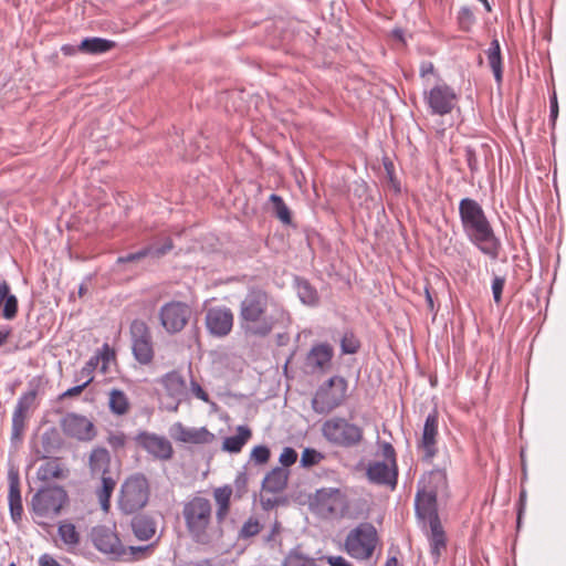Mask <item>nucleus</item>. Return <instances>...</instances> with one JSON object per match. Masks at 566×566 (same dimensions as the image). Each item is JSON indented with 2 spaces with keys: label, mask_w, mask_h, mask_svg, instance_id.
<instances>
[{
  "label": "nucleus",
  "mask_w": 566,
  "mask_h": 566,
  "mask_svg": "<svg viewBox=\"0 0 566 566\" xmlns=\"http://www.w3.org/2000/svg\"><path fill=\"white\" fill-rule=\"evenodd\" d=\"M297 460V452L293 449V448H290V447H286L283 449L281 455H280V463L283 465V467H290L292 464H294Z\"/></svg>",
  "instance_id": "obj_56"
},
{
  "label": "nucleus",
  "mask_w": 566,
  "mask_h": 566,
  "mask_svg": "<svg viewBox=\"0 0 566 566\" xmlns=\"http://www.w3.org/2000/svg\"><path fill=\"white\" fill-rule=\"evenodd\" d=\"M65 436L80 441H90L95 437L94 423L85 416L69 412L60 421Z\"/></svg>",
  "instance_id": "obj_15"
},
{
  "label": "nucleus",
  "mask_w": 566,
  "mask_h": 566,
  "mask_svg": "<svg viewBox=\"0 0 566 566\" xmlns=\"http://www.w3.org/2000/svg\"><path fill=\"white\" fill-rule=\"evenodd\" d=\"M10 285L7 281L0 282V308H2L4 301L7 298V295L9 293Z\"/></svg>",
  "instance_id": "obj_64"
},
{
  "label": "nucleus",
  "mask_w": 566,
  "mask_h": 566,
  "mask_svg": "<svg viewBox=\"0 0 566 566\" xmlns=\"http://www.w3.org/2000/svg\"><path fill=\"white\" fill-rule=\"evenodd\" d=\"M190 390L193 394V396L205 402L209 401V395L206 392V390L196 381L191 380L190 382Z\"/></svg>",
  "instance_id": "obj_58"
},
{
  "label": "nucleus",
  "mask_w": 566,
  "mask_h": 566,
  "mask_svg": "<svg viewBox=\"0 0 566 566\" xmlns=\"http://www.w3.org/2000/svg\"><path fill=\"white\" fill-rule=\"evenodd\" d=\"M289 318L284 306L260 286L249 287L239 303L238 322L245 335L266 337Z\"/></svg>",
  "instance_id": "obj_1"
},
{
  "label": "nucleus",
  "mask_w": 566,
  "mask_h": 566,
  "mask_svg": "<svg viewBox=\"0 0 566 566\" xmlns=\"http://www.w3.org/2000/svg\"><path fill=\"white\" fill-rule=\"evenodd\" d=\"M132 528L138 539L148 541L156 533V523L149 516L137 515L132 520Z\"/></svg>",
  "instance_id": "obj_35"
},
{
  "label": "nucleus",
  "mask_w": 566,
  "mask_h": 566,
  "mask_svg": "<svg viewBox=\"0 0 566 566\" xmlns=\"http://www.w3.org/2000/svg\"><path fill=\"white\" fill-rule=\"evenodd\" d=\"M8 502L10 516L14 523H18L21 521L23 514V505L20 491V476L18 471L11 469L8 472Z\"/></svg>",
  "instance_id": "obj_23"
},
{
  "label": "nucleus",
  "mask_w": 566,
  "mask_h": 566,
  "mask_svg": "<svg viewBox=\"0 0 566 566\" xmlns=\"http://www.w3.org/2000/svg\"><path fill=\"white\" fill-rule=\"evenodd\" d=\"M98 366V356H92L80 370L81 377L85 378V384L90 385L94 377L93 373Z\"/></svg>",
  "instance_id": "obj_50"
},
{
  "label": "nucleus",
  "mask_w": 566,
  "mask_h": 566,
  "mask_svg": "<svg viewBox=\"0 0 566 566\" xmlns=\"http://www.w3.org/2000/svg\"><path fill=\"white\" fill-rule=\"evenodd\" d=\"M172 249H174L172 239L170 237H165L163 239L161 244L151 243V244H148V245L142 248L140 250H138L136 252L118 256L116 260V263L124 264V263H128V262H136V261H140L147 256H150L154 259H159V258L166 255Z\"/></svg>",
  "instance_id": "obj_20"
},
{
  "label": "nucleus",
  "mask_w": 566,
  "mask_h": 566,
  "mask_svg": "<svg viewBox=\"0 0 566 566\" xmlns=\"http://www.w3.org/2000/svg\"><path fill=\"white\" fill-rule=\"evenodd\" d=\"M327 563L331 566H353L350 563H348L344 557L342 556H328Z\"/></svg>",
  "instance_id": "obj_62"
},
{
  "label": "nucleus",
  "mask_w": 566,
  "mask_h": 566,
  "mask_svg": "<svg viewBox=\"0 0 566 566\" xmlns=\"http://www.w3.org/2000/svg\"><path fill=\"white\" fill-rule=\"evenodd\" d=\"M434 72V65L430 61H423L420 64L419 74L421 77H426L429 74H433Z\"/></svg>",
  "instance_id": "obj_61"
},
{
  "label": "nucleus",
  "mask_w": 566,
  "mask_h": 566,
  "mask_svg": "<svg viewBox=\"0 0 566 566\" xmlns=\"http://www.w3.org/2000/svg\"><path fill=\"white\" fill-rule=\"evenodd\" d=\"M232 493L233 489L228 484L213 490V500L217 505L216 520L218 524H222L230 513Z\"/></svg>",
  "instance_id": "obj_29"
},
{
  "label": "nucleus",
  "mask_w": 566,
  "mask_h": 566,
  "mask_svg": "<svg viewBox=\"0 0 566 566\" xmlns=\"http://www.w3.org/2000/svg\"><path fill=\"white\" fill-rule=\"evenodd\" d=\"M18 314V298L10 292L7 295L4 304L1 308V315L6 319H13Z\"/></svg>",
  "instance_id": "obj_47"
},
{
  "label": "nucleus",
  "mask_w": 566,
  "mask_h": 566,
  "mask_svg": "<svg viewBox=\"0 0 566 566\" xmlns=\"http://www.w3.org/2000/svg\"><path fill=\"white\" fill-rule=\"evenodd\" d=\"M148 500L149 484L145 475L134 474L122 484L118 505L125 514H133L142 510Z\"/></svg>",
  "instance_id": "obj_8"
},
{
  "label": "nucleus",
  "mask_w": 566,
  "mask_h": 566,
  "mask_svg": "<svg viewBox=\"0 0 566 566\" xmlns=\"http://www.w3.org/2000/svg\"><path fill=\"white\" fill-rule=\"evenodd\" d=\"M191 313L187 303L180 301L165 303L159 310L160 324L168 334H177L186 327Z\"/></svg>",
  "instance_id": "obj_12"
},
{
  "label": "nucleus",
  "mask_w": 566,
  "mask_h": 566,
  "mask_svg": "<svg viewBox=\"0 0 566 566\" xmlns=\"http://www.w3.org/2000/svg\"><path fill=\"white\" fill-rule=\"evenodd\" d=\"M57 534L64 545L69 547H75L81 542V534L76 530V526L71 522H61L57 527Z\"/></svg>",
  "instance_id": "obj_39"
},
{
  "label": "nucleus",
  "mask_w": 566,
  "mask_h": 566,
  "mask_svg": "<svg viewBox=\"0 0 566 566\" xmlns=\"http://www.w3.org/2000/svg\"><path fill=\"white\" fill-rule=\"evenodd\" d=\"M94 546L102 553L118 559L126 555V547L117 534L106 526H97L92 531Z\"/></svg>",
  "instance_id": "obj_16"
},
{
  "label": "nucleus",
  "mask_w": 566,
  "mask_h": 566,
  "mask_svg": "<svg viewBox=\"0 0 566 566\" xmlns=\"http://www.w3.org/2000/svg\"><path fill=\"white\" fill-rule=\"evenodd\" d=\"M297 296L300 301L310 306L318 304L319 296L317 290L308 282V280L296 276L294 280Z\"/></svg>",
  "instance_id": "obj_36"
},
{
  "label": "nucleus",
  "mask_w": 566,
  "mask_h": 566,
  "mask_svg": "<svg viewBox=\"0 0 566 566\" xmlns=\"http://www.w3.org/2000/svg\"><path fill=\"white\" fill-rule=\"evenodd\" d=\"M323 437L340 448L358 447L364 440V429L343 417H333L322 424Z\"/></svg>",
  "instance_id": "obj_5"
},
{
  "label": "nucleus",
  "mask_w": 566,
  "mask_h": 566,
  "mask_svg": "<svg viewBox=\"0 0 566 566\" xmlns=\"http://www.w3.org/2000/svg\"><path fill=\"white\" fill-rule=\"evenodd\" d=\"M127 442V437L124 432H111L107 437V443L108 446L114 450L117 451L119 449H123Z\"/></svg>",
  "instance_id": "obj_52"
},
{
  "label": "nucleus",
  "mask_w": 566,
  "mask_h": 566,
  "mask_svg": "<svg viewBox=\"0 0 566 566\" xmlns=\"http://www.w3.org/2000/svg\"><path fill=\"white\" fill-rule=\"evenodd\" d=\"M39 566H62L52 555L45 553L38 559Z\"/></svg>",
  "instance_id": "obj_60"
},
{
  "label": "nucleus",
  "mask_w": 566,
  "mask_h": 566,
  "mask_svg": "<svg viewBox=\"0 0 566 566\" xmlns=\"http://www.w3.org/2000/svg\"><path fill=\"white\" fill-rule=\"evenodd\" d=\"M347 381L342 376H333L319 386L312 399V408L318 415H327L346 399Z\"/></svg>",
  "instance_id": "obj_6"
},
{
  "label": "nucleus",
  "mask_w": 566,
  "mask_h": 566,
  "mask_svg": "<svg viewBox=\"0 0 566 566\" xmlns=\"http://www.w3.org/2000/svg\"><path fill=\"white\" fill-rule=\"evenodd\" d=\"M248 474L239 472L234 479L235 497L241 499L248 492Z\"/></svg>",
  "instance_id": "obj_51"
},
{
  "label": "nucleus",
  "mask_w": 566,
  "mask_h": 566,
  "mask_svg": "<svg viewBox=\"0 0 566 566\" xmlns=\"http://www.w3.org/2000/svg\"><path fill=\"white\" fill-rule=\"evenodd\" d=\"M62 476V469L56 460L46 461L39 467L36 471V478L40 481H50L52 479H59Z\"/></svg>",
  "instance_id": "obj_42"
},
{
  "label": "nucleus",
  "mask_w": 566,
  "mask_h": 566,
  "mask_svg": "<svg viewBox=\"0 0 566 566\" xmlns=\"http://www.w3.org/2000/svg\"><path fill=\"white\" fill-rule=\"evenodd\" d=\"M174 437L178 441L192 444H207L214 439V434L205 427L187 428L180 422L174 426Z\"/></svg>",
  "instance_id": "obj_24"
},
{
  "label": "nucleus",
  "mask_w": 566,
  "mask_h": 566,
  "mask_svg": "<svg viewBox=\"0 0 566 566\" xmlns=\"http://www.w3.org/2000/svg\"><path fill=\"white\" fill-rule=\"evenodd\" d=\"M457 21L460 30L469 32L475 24V15L471 8L464 6L459 9Z\"/></svg>",
  "instance_id": "obj_43"
},
{
  "label": "nucleus",
  "mask_w": 566,
  "mask_h": 566,
  "mask_svg": "<svg viewBox=\"0 0 566 566\" xmlns=\"http://www.w3.org/2000/svg\"><path fill=\"white\" fill-rule=\"evenodd\" d=\"M439 420L437 410H432L426 418L421 439L418 441L417 448L423 453V461L431 462L438 453V436Z\"/></svg>",
  "instance_id": "obj_17"
},
{
  "label": "nucleus",
  "mask_w": 566,
  "mask_h": 566,
  "mask_svg": "<svg viewBox=\"0 0 566 566\" xmlns=\"http://www.w3.org/2000/svg\"><path fill=\"white\" fill-rule=\"evenodd\" d=\"M459 217L467 239L482 254L493 261L497 260L502 244L495 235L482 206L472 198H463L459 202Z\"/></svg>",
  "instance_id": "obj_2"
},
{
  "label": "nucleus",
  "mask_w": 566,
  "mask_h": 566,
  "mask_svg": "<svg viewBox=\"0 0 566 566\" xmlns=\"http://www.w3.org/2000/svg\"><path fill=\"white\" fill-rule=\"evenodd\" d=\"M261 530L262 526L259 520L251 516L243 523L241 530L239 531V538L248 539L250 537L258 535L261 532Z\"/></svg>",
  "instance_id": "obj_45"
},
{
  "label": "nucleus",
  "mask_w": 566,
  "mask_h": 566,
  "mask_svg": "<svg viewBox=\"0 0 566 566\" xmlns=\"http://www.w3.org/2000/svg\"><path fill=\"white\" fill-rule=\"evenodd\" d=\"M129 337L134 358L140 365H149L155 357L153 335L143 319H134L129 325Z\"/></svg>",
  "instance_id": "obj_9"
},
{
  "label": "nucleus",
  "mask_w": 566,
  "mask_h": 566,
  "mask_svg": "<svg viewBox=\"0 0 566 566\" xmlns=\"http://www.w3.org/2000/svg\"><path fill=\"white\" fill-rule=\"evenodd\" d=\"M116 46V43L112 40L104 38H85L78 44L80 52L86 54H103Z\"/></svg>",
  "instance_id": "obj_33"
},
{
  "label": "nucleus",
  "mask_w": 566,
  "mask_h": 566,
  "mask_svg": "<svg viewBox=\"0 0 566 566\" xmlns=\"http://www.w3.org/2000/svg\"><path fill=\"white\" fill-rule=\"evenodd\" d=\"M88 385H86L85 382L81 384V385H76L74 387H71L69 388L67 390H65L64 392H62L60 395V399L63 400L65 398H69V397H75V396H78L83 392V390L87 387Z\"/></svg>",
  "instance_id": "obj_59"
},
{
  "label": "nucleus",
  "mask_w": 566,
  "mask_h": 566,
  "mask_svg": "<svg viewBox=\"0 0 566 566\" xmlns=\"http://www.w3.org/2000/svg\"><path fill=\"white\" fill-rule=\"evenodd\" d=\"M418 488L424 491H431L433 494L446 493L448 490V476L444 469H432L423 474L418 483Z\"/></svg>",
  "instance_id": "obj_27"
},
{
  "label": "nucleus",
  "mask_w": 566,
  "mask_h": 566,
  "mask_svg": "<svg viewBox=\"0 0 566 566\" xmlns=\"http://www.w3.org/2000/svg\"><path fill=\"white\" fill-rule=\"evenodd\" d=\"M505 285V279L502 276H494L492 280V294L493 300L496 304H500L502 301V292Z\"/></svg>",
  "instance_id": "obj_54"
},
{
  "label": "nucleus",
  "mask_w": 566,
  "mask_h": 566,
  "mask_svg": "<svg viewBox=\"0 0 566 566\" xmlns=\"http://www.w3.org/2000/svg\"><path fill=\"white\" fill-rule=\"evenodd\" d=\"M111 454L104 447H96L91 451L88 465L92 475H111L109 473Z\"/></svg>",
  "instance_id": "obj_28"
},
{
  "label": "nucleus",
  "mask_w": 566,
  "mask_h": 566,
  "mask_svg": "<svg viewBox=\"0 0 566 566\" xmlns=\"http://www.w3.org/2000/svg\"><path fill=\"white\" fill-rule=\"evenodd\" d=\"M333 355L334 350L329 344H317L308 352L306 366L310 367L312 371H325L331 367Z\"/></svg>",
  "instance_id": "obj_26"
},
{
  "label": "nucleus",
  "mask_w": 566,
  "mask_h": 566,
  "mask_svg": "<svg viewBox=\"0 0 566 566\" xmlns=\"http://www.w3.org/2000/svg\"><path fill=\"white\" fill-rule=\"evenodd\" d=\"M464 157H465L468 167L471 171V175L473 176L479 170V163H478L475 149L471 146H467L464 148Z\"/></svg>",
  "instance_id": "obj_53"
},
{
  "label": "nucleus",
  "mask_w": 566,
  "mask_h": 566,
  "mask_svg": "<svg viewBox=\"0 0 566 566\" xmlns=\"http://www.w3.org/2000/svg\"><path fill=\"white\" fill-rule=\"evenodd\" d=\"M312 505L324 517L343 516L347 510L344 494L338 489H319L316 491Z\"/></svg>",
  "instance_id": "obj_13"
},
{
  "label": "nucleus",
  "mask_w": 566,
  "mask_h": 566,
  "mask_svg": "<svg viewBox=\"0 0 566 566\" xmlns=\"http://www.w3.org/2000/svg\"><path fill=\"white\" fill-rule=\"evenodd\" d=\"M251 437L252 431L248 426H239L234 436L224 438L222 449L230 453H239Z\"/></svg>",
  "instance_id": "obj_32"
},
{
  "label": "nucleus",
  "mask_w": 566,
  "mask_h": 566,
  "mask_svg": "<svg viewBox=\"0 0 566 566\" xmlns=\"http://www.w3.org/2000/svg\"><path fill=\"white\" fill-rule=\"evenodd\" d=\"M117 481L112 475L101 476V488L96 495L103 511L107 512L111 506V496L116 488Z\"/></svg>",
  "instance_id": "obj_38"
},
{
  "label": "nucleus",
  "mask_w": 566,
  "mask_h": 566,
  "mask_svg": "<svg viewBox=\"0 0 566 566\" xmlns=\"http://www.w3.org/2000/svg\"><path fill=\"white\" fill-rule=\"evenodd\" d=\"M270 449L266 446H256L250 453V460L255 464H265L270 460Z\"/></svg>",
  "instance_id": "obj_48"
},
{
  "label": "nucleus",
  "mask_w": 566,
  "mask_h": 566,
  "mask_svg": "<svg viewBox=\"0 0 566 566\" xmlns=\"http://www.w3.org/2000/svg\"><path fill=\"white\" fill-rule=\"evenodd\" d=\"M66 491L59 485L40 488L31 500L33 521L38 525H46L48 521L56 517L67 503Z\"/></svg>",
  "instance_id": "obj_4"
},
{
  "label": "nucleus",
  "mask_w": 566,
  "mask_h": 566,
  "mask_svg": "<svg viewBox=\"0 0 566 566\" xmlns=\"http://www.w3.org/2000/svg\"><path fill=\"white\" fill-rule=\"evenodd\" d=\"M283 566H317L313 557L303 553L298 545L292 548L283 560Z\"/></svg>",
  "instance_id": "obj_40"
},
{
  "label": "nucleus",
  "mask_w": 566,
  "mask_h": 566,
  "mask_svg": "<svg viewBox=\"0 0 566 566\" xmlns=\"http://www.w3.org/2000/svg\"><path fill=\"white\" fill-rule=\"evenodd\" d=\"M289 480V472L281 467L272 469L263 479L262 488L271 493L282 492Z\"/></svg>",
  "instance_id": "obj_31"
},
{
  "label": "nucleus",
  "mask_w": 566,
  "mask_h": 566,
  "mask_svg": "<svg viewBox=\"0 0 566 566\" xmlns=\"http://www.w3.org/2000/svg\"><path fill=\"white\" fill-rule=\"evenodd\" d=\"M153 551V545L145 546H129L126 548V555L120 557V560L133 562L148 556Z\"/></svg>",
  "instance_id": "obj_46"
},
{
  "label": "nucleus",
  "mask_w": 566,
  "mask_h": 566,
  "mask_svg": "<svg viewBox=\"0 0 566 566\" xmlns=\"http://www.w3.org/2000/svg\"><path fill=\"white\" fill-rule=\"evenodd\" d=\"M323 459V454L315 449L306 448L301 455L302 467H313Z\"/></svg>",
  "instance_id": "obj_49"
},
{
  "label": "nucleus",
  "mask_w": 566,
  "mask_h": 566,
  "mask_svg": "<svg viewBox=\"0 0 566 566\" xmlns=\"http://www.w3.org/2000/svg\"><path fill=\"white\" fill-rule=\"evenodd\" d=\"M62 446V438L56 428L46 429L40 438L39 444L33 448V452L38 459H50L56 453Z\"/></svg>",
  "instance_id": "obj_25"
},
{
  "label": "nucleus",
  "mask_w": 566,
  "mask_h": 566,
  "mask_svg": "<svg viewBox=\"0 0 566 566\" xmlns=\"http://www.w3.org/2000/svg\"><path fill=\"white\" fill-rule=\"evenodd\" d=\"M94 356H98V361H99V360H103V363H104L103 368L105 369V368H106V364H107L111 359L115 358V353H114V350L109 347V345H108V344H104V345L102 346V348H101V349H99V350H98Z\"/></svg>",
  "instance_id": "obj_57"
},
{
  "label": "nucleus",
  "mask_w": 566,
  "mask_h": 566,
  "mask_svg": "<svg viewBox=\"0 0 566 566\" xmlns=\"http://www.w3.org/2000/svg\"><path fill=\"white\" fill-rule=\"evenodd\" d=\"M549 102H551V115L549 116H551V119L553 122H555L558 116V103H557L556 93L553 94Z\"/></svg>",
  "instance_id": "obj_63"
},
{
  "label": "nucleus",
  "mask_w": 566,
  "mask_h": 566,
  "mask_svg": "<svg viewBox=\"0 0 566 566\" xmlns=\"http://www.w3.org/2000/svg\"><path fill=\"white\" fill-rule=\"evenodd\" d=\"M272 202L273 214L283 223H292V213L290 208L284 202L283 198L276 193H272L269 199Z\"/></svg>",
  "instance_id": "obj_41"
},
{
  "label": "nucleus",
  "mask_w": 566,
  "mask_h": 566,
  "mask_svg": "<svg viewBox=\"0 0 566 566\" xmlns=\"http://www.w3.org/2000/svg\"><path fill=\"white\" fill-rule=\"evenodd\" d=\"M108 408L115 416H125L130 409L128 396L122 389L113 388L108 392Z\"/></svg>",
  "instance_id": "obj_37"
},
{
  "label": "nucleus",
  "mask_w": 566,
  "mask_h": 566,
  "mask_svg": "<svg viewBox=\"0 0 566 566\" xmlns=\"http://www.w3.org/2000/svg\"><path fill=\"white\" fill-rule=\"evenodd\" d=\"M485 55L495 82L501 85L503 81V59L497 39L491 41L489 49L485 51Z\"/></svg>",
  "instance_id": "obj_30"
},
{
  "label": "nucleus",
  "mask_w": 566,
  "mask_h": 566,
  "mask_svg": "<svg viewBox=\"0 0 566 566\" xmlns=\"http://www.w3.org/2000/svg\"><path fill=\"white\" fill-rule=\"evenodd\" d=\"M380 450H381V454L385 459L384 461L392 464V467H396L397 465L396 451H395L392 444L389 442H382V443H380Z\"/></svg>",
  "instance_id": "obj_55"
},
{
  "label": "nucleus",
  "mask_w": 566,
  "mask_h": 566,
  "mask_svg": "<svg viewBox=\"0 0 566 566\" xmlns=\"http://www.w3.org/2000/svg\"><path fill=\"white\" fill-rule=\"evenodd\" d=\"M137 444L150 455L159 460L172 458L174 449L170 441L164 437L148 431H140L135 438Z\"/></svg>",
  "instance_id": "obj_18"
},
{
  "label": "nucleus",
  "mask_w": 566,
  "mask_h": 566,
  "mask_svg": "<svg viewBox=\"0 0 566 566\" xmlns=\"http://www.w3.org/2000/svg\"><path fill=\"white\" fill-rule=\"evenodd\" d=\"M181 515L186 531L195 543L200 545L211 543L213 511L209 499L199 494L189 497L182 504Z\"/></svg>",
  "instance_id": "obj_3"
},
{
  "label": "nucleus",
  "mask_w": 566,
  "mask_h": 566,
  "mask_svg": "<svg viewBox=\"0 0 566 566\" xmlns=\"http://www.w3.org/2000/svg\"><path fill=\"white\" fill-rule=\"evenodd\" d=\"M437 496L431 491H424L418 488L415 497V510L418 518L423 522H431L439 520L437 511Z\"/></svg>",
  "instance_id": "obj_22"
},
{
  "label": "nucleus",
  "mask_w": 566,
  "mask_h": 566,
  "mask_svg": "<svg viewBox=\"0 0 566 566\" xmlns=\"http://www.w3.org/2000/svg\"><path fill=\"white\" fill-rule=\"evenodd\" d=\"M424 102L432 115L444 116L450 114L458 103V95L453 87L447 83H439L426 91Z\"/></svg>",
  "instance_id": "obj_11"
},
{
  "label": "nucleus",
  "mask_w": 566,
  "mask_h": 566,
  "mask_svg": "<svg viewBox=\"0 0 566 566\" xmlns=\"http://www.w3.org/2000/svg\"><path fill=\"white\" fill-rule=\"evenodd\" d=\"M38 390L31 388L23 392L14 407L12 415V427H11V442L20 443L23 439L24 430L27 427V420L29 418V411L34 407Z\"/></svg>",
  "instance_id": "obj_14"
},
{
  "label": "nucleus",
  "mask_w": 566,
  "mask_h": 566,
  "mask_svg": "<svg viewBox=\"0 0 566 566\" xmlns=\"http://www.w3.org/2000/svg\"><path fill=\"white\" fill-rule=\"evenodd\" d=\"M360 348V342L353 332H345L340 339L343 354H356Z\"/></svg>",
  "instance_id": "obj_44"
},
{
  "label": "nucleus",
  "mask_w": 566,
  "mask_h": 566,
  "mask_svg": "<svg viewBox=\"0 0 566 566\" xmlns=\"http://www.w3.org/2000/svg\"><path fill=\"white\" fill-rule=\"evenodd\" d=\"M366 474L368 480L375 484L395 488L398 479V468L385 461H375L369 463Z\"/></svg>",
  "instance_id": "obj_21"
},
{
  "label": "nucleus",
  "mask_w": 566,
  "mask_h": 566,
  "mask_svg": "<svg viewBox=\"0 0 566 566\" xmlns=\"http://www.w3.org/2000/svg\"><path fill=\"white\" fill-rule=\"evenodd\" d=\"M158 382L164 387V408L167 411L176 412L184 401L189 399L187 384L181 374L177 370L163 375Z\"/></svg>",
  "instance_id": "obj_10"
},
{
  "label": "nucleus",
  "mask_w": 566,
  "mask_h": 566,
  "mask_svg": "<svg viewBox=\"0 0 566 566\" xmlns=\"http://www.w3.org/2000/svg\"><path fill=\"white\" fill-rule=\"evenodd\" d=\"M206 327L216 337L227 336L233 327V313L229 307L216 306L207 311Z\"/></svg>",
  "instance_id": "obj_19"
},
{
  "label": "nucleus",
  "mask_w": 566,
  "mask_h": 566,
  "mask_svg": "<svg viewBox=\"0 0 566 566\" xmlns=\"http://www.w3.org/2000/svg\"><path fill=\"white\" fill-rule=\"evenodd\" d=\"M378 543L376 527L368 522L358 524L346 536V553L358 560L369 559Z\"/></svg>",
  "instance_id": "obj_7"
},
{
  "label": "nucleus",
  "mask_w": 566,
  "mask_h": 566,
  "mask_svg": "<svg viewBox=\"0 0 566 566\" xmlns=\"http://www.w3.org/2000/svg\"><path fill=\"white\" fill-rule=\"evenodd\" d=\"M428 525L430 528L429 541L431 554L438 559L441 555V551L446 548V533L441 525L440 518L428 522Z\"/></svg>",
  "instance_id": "obj_34"
}]
</instances>
